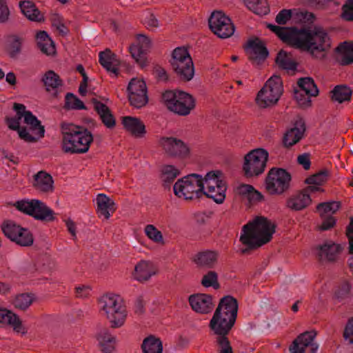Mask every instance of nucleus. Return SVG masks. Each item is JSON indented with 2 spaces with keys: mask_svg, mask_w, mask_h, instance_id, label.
Segmentation results:
<instances>
[{
  "mask_svg": "<svg viewBox=\"0 0 353 353\" xmlns=\"http://www.w3.org/2000/svg\"><path fill=\"white\" fill-rule=\"evenodd\" d=\"M159 145L165 153L172 157L186 159L189 157L190 149L183 140L174 137H161Z\"/></svg>",
  "mask_w": 353,
  "mask_h": 353,
  "instance_id": "nucleus-14",
  "label": "nucleus"
},
{
  "mask_svg": "<svg viewBox=\"0 0 353 353\" xmlns=\"http://www.w3.org/2000/svg\"><path fill=\"white\" fill-rule=\"evenodd\" d=\"M23 39L18 35L12 34L9 36V54L11 57H15L21 50Z\"/></svg>",
  "mask_w": 353,
  "mask_h": 353,
  "instance_id": "nucleus-50",
  "label": "nucleus"
},
{
  "mask_svg": "<svg viewBox=\"0 0 353 353\" xmlns=\"http://www.w3.org/2000/svg\"><path fill=\"white\" fill-rule=\"evenodd\" d=\"M235 322L236 319H225L220 316L218 311H215L210 321L209 327L213 334L216 336L215 339H221V337H228Z\"/></svg>",
  "mask_w": 353,
  "mask_h": 353,
  "instance_id": "nucleus-18",
  "label": "nucleus"
},
{
  "mask_svg": "<svg viewBox=\"0 0 353 353\" xmlns=\"http://www.w3.org/2000/svg\"><path fill=\"white\" fill-rule=\"evenodd\" d=\"M219 255L217 251L207 250L194 254L192 261L200 268L212 269L216 265Z\"/></svg>",
  "mask_w": 353,
  "mask_h": 353,
  "instance_id": "nucleus-22",
  "label": "nucleus"
},
{
  "mask_svg": "<svg viewBox=\"0 0 353 353\" xmlns=\"http://www.w3.org/2000/svg\"><path fill=\"white\" fill-rule=\"evenodd\" d=\"M124 128L132 136L141 138L146 134L145 125L139 118L130 116L124 117L122 119Z\"/></svg>",
  "mask_w": 353,
  "mask_h": 353,
  "instance_id": "nucleus-28",
  "label": "nucleus"
},
{
  "mask_svg": "<svg viewBox=\"0 0 353 353\" xmlns=\"http://www.w3.org/2000/svg\"><path fill=\"white\" fill-rule=\"evenodd\" d=\"M101 310L112 328L123 326L127 318V310L122 298L117 294H105L99 299Z\"/></svg>",
  "mask_w": 353,
  "mask_h": 353,
  "instance_id": "nucleus-4",
  "label": "nucleus"
},
{
  "mask_svg": "<svg viewBox=\"0 0 353 353\" xmlns=\"http://www.w3.org/2000/svg\"><path fill=\"white\" fill-rule=\"evenodd\" d=\"M321 219H323L322 223L319 226V229L321 231L328 230L336 224V219L332 215H327Z\"/></svg>",
  "mask_w": 353,
  "mask_h": 353,
  "instance_id": "nucleus-60",
  "label": "nucleus"
},
{
  "mask_svg": "<svg viewBox=\"0 0 353 353\" xmlns=\"http://www.w3.org/2000/svg\"><path fill=\"white\" fill-rule=\"evenodd\" d=\"M334 299L343 304L351 302L352 299V285L349 281H343L336 287Z\"/></svg>",
  "mask_w": 353,
  "mask_h": 353,
  "instance_id": "nucleus-37",
  "label": "nucleus"
},
{
  "mask_svg": "<svg viewBox=\"0 0 353 353\" xmlns=\"http://www.w3.org/2000/svg\"><path fill=\"white\" fill-rule=\"evenodd\" d=\"M318 250V256L321 261H335L341 252V247L339 244L329 241L319 245Z\"/></svg>",
  "mask_w": 353,
  "mask_h": 353,
  "instance_id": "nucleus-30",
  "label": "nucleus"
},
{
  "mask_svg": "<svg viewBox=\"0 0 353 353\" xmlns=\"http://www.w3.org/2000/svg\"><path fill=\"white\" fill-rule=\"evenodd\" d=\"M99 61L108 72H111L116 75L118 74L119 62L117 56L110 50L106 49L101 52L99 55Z\"/></svg>",
  "mask_w": 353,
  "mask_h": 353,
  "instance_id": "nucleus-34",
  "label": "nucleus"
},
{
  "mask_svg": "<svg viewBox=\"0 0 353 353\" xmlns=\"http://www.w3.org/2000/svg\"><path fill=\"white\" fill-rule=\"evenodd\" d=\"M13 109L17 112L16 116L6 118V122L8 128L12 130H17L19 137L25 141L29 143L36 142L37 138L28 131L27 128L20 126V122L22 119L21 112L26 109V106L21 103H14L13 104Z\"/></svg>",
  "mask_w": 353,
  "mask_h": 353,
  "instance_id": "nucleus-16",
  "label": "nucleus"
},
{
  "mask_svg": "<svg viewBox=\"0 0 353 353\" xmlns=\"http://www.w3.org/2000/svg\"><path fill=\"white\" fill-rule=\"evenodd\" d=\"M127 90L130 103L133 107L141 108L148 103L147 87L143 80L132 79L128 83Z\"/></svg>",
  "mask_w": 353,
  "mask_h": 353,
  "instance_id": "nucleus-15",
  "label": "nucleus"
},
{
  "mask_svg": "<svg viewBox=\"0 0 353 353\" xmlns=\"http://www.w3.org/2000/svg\"><path fill=\"white\" fill-rule=\"evenodd\" d=\"M283 92V81L280 76L273 75L259 91L255 101L260 108L275 105Z\"/></svg>",
  "mask_w": 353,
  "mask_h": 353,
  "instance_id": "nucleus-7",
  "label": "nucleus"
},
{
  "mask_svg": "<svg viewBox=\"0 0 353 353\" xmlns=\"http://www.w3.org/2000/svg\"><path fill=\"white\" fill-rule=\"evenodd\" d=\"M96 337L103 353H114L115 352L116 337L110 332L108 328L101 329Z\"/></svg>",
  "mask_w": 353,
  "mask_h": 353,
  "instance_id": "nucleus-27",
  "label": "nucleus"
},
{
  "mask_svg": "<svg viewBox=\"0 0 353 353\" xmlns=\"http://www.w3.org/2000/svg\"><path fill=\"white\" fill-rule=\"evenodd\" d=\"M294 96L297 104L301 108L305 109L311 106L312 101L310 97L312 96L305 94L303 91H297L296 88H294Z\"/></svg>",
  "mask_w": 353,
  "mask_h": 353,
  "instance_id": "nucleus-54",
  "label": "nucleus"
},
{
  "mask_svg": "<svg viewBox=\"0 0 353 353\" xmlns=\"http://www.w3.org/2000/svg\"><path fill=\"white\" fill-rule=\"evenodd\" d=\"M336 52L340 54L337 61L341 65H348L353 63V41L341 43Z\"/></svg>",
  "mask_w": 353,
  "mask_h": 353,
  "instance_id": "nucleus-35",
  "label": "nucleus"
},
{
  "mask_svg": "<svg viewBox=\"0 0 353 353\" xmlns=\"http://www.w3.org/2000/svg\"><path fill=\"white\" fill-rule=\"evenodd\" d=\"M297 91H303L310 96L316 97L319 94V89L311 77H301L297 81Z\"/></svg>",
  "mask_w": 353,
  "mask_h": 353,
  "instance_id": "nucleus-44",
  "label": "nucleus"
},
{
  "mask_svg": "<svg viewBox=\"0 0 353 353\" xmlns=\"http://www.w3.org/2000/svg\"><path fill=\"white\" fill-rule=\"evenodd\" d=\"M33 302V298L28 294H21L16 296L13 301V305L15 308L26 310Z\"/></svg>",
  "mask_w": 353,
  "mask_h": 353,
  "instance_id": "nucleus-53",
  "label": "nucleus"
},
{
  "mask_svg": "<svg viewBox=\"0 0 353 353\" xmlns=\"http://www.w3.org/2000/svg\"><path fill=\"white\" fill-rule=\"evenodd\" d=\"M208 23L211 31L219 38H229L234 32V26L231 19L221 11L213 12Z\"/></svg>",
  "mask_w": 353,
  "mask_h": 353,
  "instance_id": "nucleus-13",
  "label": "nucleus"
},
{
  "mask_svg": "<svg viewBox=\"0 0 353 353\" xmlns=\"http://www.w3.org/2000/svg\"><path fill=\"white\" fill-rule=\"evenodd\" d=\"M268 156V151L263 148L254 149L248 153L243 166L245 175L252 177L261 174L266 167Z\"/></svg>",
  "mask_w": 353,
  "mask_h": 353,
  "instance_id": "nucleus-11",
  "label": "nucleus"
},
{
  "mask_svg": "<svg viewBox=\"0 0 353 353\" xmlns=\"http://www.w3.org/2000/svg\"><path fill=\"white\" fill-rule=\"evenodd\" d=\"M192 309L197 313L208 314L213 309L212 296L206 294H196L189 296Z\"/></svg>",
  "mask_w": 353,
  "mask_h": 353,
  "instance_id": "nucleus-21",
  "label": "nucleus"
},
{
  "mask_svg": "<svg viewBox=\"0 0 353 353\" xmlns=\"http://www.w3.org/2000/svg\"><path fill=\"white\" fill-rule=\"evenodd\" d=\"M342 18L347 21H353V0L347 1L342 7Z\"/></svg>",
  "mask_w": 353,
  "mask_h": 353,
  "instance_id": "nucleus-58",
  "label": "nucleus"
},
{
  "mask_svg": "<svg viewBox=\"0 0 353 353\" xmlns=\"http://www.w3.org/2000/svg\"><path fill=\"white\" fill-rule=\"evenodd\" d=\"M246 50L249 59L253 63L259 64L268 56V51L265 44L259 38H254L248 41Z\"/></svg>",
  "mask_w": 353,
  "mask_h": 353,
  "instance_id": "nucleus-20",
  "label": "nucleus"
},
{
  "mask_svg": "<svg viewBox=\"0 0 353 353\" xmlns=\"http://www.w3.org/2000/svg\"><path fill=\"white\" fill-rule=\"evenodd\" d=\"M61 150L65 154L86 153L94 141L92 132L88 128L70 123L61 124Z\"/></svg>",
  "mask_w": 353,
  "mask_h": 353,
  "instance_id": "nucleus-3",
  "label": "nucleus"
},
{
  "mask_svg": "<svg viewBox=\"0 0 353 353\" xmlns=\"http://www.w3.org/2000/svg\"><path fill=\"white\" fill-rule=\"evenodd\" d=\"M267 27L274 32L283 42L294 47L298 30L297 28L281 27L272 24H268Z\"/></svg>",
  "mask_w": 353,
  "mask_h": 353,
  "instance_id": "nucleus-33",
  "label": "nucleus"
},
{
  "mask_svg": "<svg viewBox=\"0 0 353 353\" xmlns=\"http://www.w3.org/2000/svg\"><path fill=\"white\" fill-rule=\"evenodd\" d=\"M311 203L310 196L301 190L286 200V207L293 211H301L309 206Z\"/></svg>",
  "mask_w": 353,
  "mask_h": 353,
  "instance_id": "nucleus-32",
  "label": "nucleus"
},
{
  "mask_svg": "<svg viewBox=\"0 0 353 353\" xmlns=\"http://www.w3.org/2000/svg\"><path fill=\"white\" fill-rule=\"evenodd\" d=\"M137 44L130 46L129 50L132 57L141 67L146 65V54L150 47V40L143 34H138Z\"/></svg>",
  "mask_w": 353,
  "mask_h": 353,
  "instance_id": "nucleus-19",
  "label": "nucleus"
},
{
  "mask_svg": "<svg viewBox=\"0 0 353 353\" xmlns=\"http://www.w3.org/2000/svg\"><path fill=\"white\" fill-rule=\"evenodd\" d=\"M141 350L143 353H162V341L159 338L150 335L143 339Z\"/></svg>",
  "mask_w": 353,
  "mask_h": 353,
  "instance_id": "nucleus-40",
  "label": "nucleus"
},
{
  "mask_svg": "<svg viewBox=\"0 0 353 353\" xmlns=\"http://www.w3.org/2000/svg\"><path fill=\"white\" fill-rule=\"evenodd\" d=\"M203 179L204 190L216 188L218 185H227L225 181L222 179V172L220 170H212L208 172Z\"/></svg>",
  "mask_w": 353,
  "mask_h": 353,
  "instance_id": "nucleus-41",
  "label": "nucleus"
},
{
  "mask_svg": "<svg viewBox=\"0 0 353 353\" xmlns=\"http://www.w3.org/2000/svg\"><path fill=\"white\" fill-rule=\"evenodd\" d=\"M332 100L342 103L345 101H350L352 96V90L345 85H336L331 91Z\"/></svg>",
  "mask_w": 353,
  "mask_h": 353,
  "instance_id": "nucleus-43",
  "label": "nucleus"
},
{
  "mask_svg": "<svg viewBox=\"0 0 353 353\" xmlns=\"http://www.w3.org/2000/svg\"><path fill=\"white\" fill-rule=\"evenodd\" d=\"M316 336L314 330L305 332L299 335L290 347L292 353H303L305 350L310 353H316L319 345L314 343Z\"/></svg>",
  "mask_w": 353,
  "mask_h": 353,
  "instance_id": "nucleus-17",
  "label": "nucleus"
},
{
  "mask_svg": "<svg viewBox=\"0 0 353 353\" xmlns=\"http://www.w3.org/2000/svg\"><path fill=\"white\" fill-rule=\"evenodd\" d=\"M172 70L183 81L191 80L194 74V64L188 50L183 47L175 48L170 61Z\"/></svg>",
  "mask_w": 353,
  "mask_h": 353,
  "instance_id": "nucleus-8",
  "label": "nucleus"
},
{
  "mask_svg": "<svg viewBox=\"0 0 353 353\" xmlns=\"http://www.w3.org/2000/svg\"><path fill=\"white\" fill-rule=\"evenodd\" d=\"M331 46V39L322 27L297 30L294 47L307 51L314 59H323Z\"/></svg>",
  "mask_w": 353,
  "mask_h": 353,
  "instance_id": "nucleus-1",
  "label": "nucleus"
},
{
  "mask_svg": "<svg viewBox=\"0 0 353 353\" xmlns=\"http://www.w3.org/2000/svg\"><path fill=\"white\" fill-rule=\"evenodd\" d=\"M145 233L150 239L155 243L163 242L161 232L158 230L153 225H147L145 228Z\"/></svg>",
  "mask_w": 353,
  "mask_h": 353,
  "instance_id": "nucleus-55",
  "label": "nucleus"
},
{
  "mask_svg": "<svg viewBox=\"0 0 353 353\" xmlns=\"http://www.w3.org/2000/svg\"><path fill=\"white\" fill-rule=\"evenodd\" d=\"M346 236L349 241V253L353 254V217L350 218V222L347 226Z\"/></svg>",
  "mask_w": 353,
  "mask_h": 353,
  "instance_id": "nucleus-63",
  "label": "nucleus"
},
{
  "mask_svg": "<svg viewBox=\"0 0 353 353\" xmlns=\"http://www.w3.org/2000/svg\"><path fill=\"white\" fill-rule=\"evenodd\" d=\"M292 17V10L283 9L276 15V22L279 25H285Z\"/></svg>",
  "mask_w": 353,
  "mask_h": 353,
  "instance_id": "nucleus-59",
  "label": "nucleus"
},
{
  "mask_svg": "<svg viewBox=\"0 0 353 353\" xmlns=\"http://www.w3.org/2000/svg\"><path fill=\"white\" fill-rule=\"evenodd\" d=\"M343 336L348 339L350 343H353V317L350 319L345 326Z\"/></svg>",
  "mask_w": 353,
  "mask_h": 353,
  "instance_id": "nucleus-64",
  "label": "nucleus"
},
{
  "mask_svg": "<svg viewBox=\"0 0 353 353\" xmlns=\"http://www.w3.org/2000/svg\"><path fill=\"white\" fill-rule=\"evenodd\" d=\"M201 285L205 288L212 287L215 290L220 288L218 281V274L215 271L210 270L203 276L201 281Z\"/></svg>",
  "mask_w": 353,
  "mask_h": 353,
  "instance_id": "nucleus-51",
  "label": "nucleus"
},
{
  "mask_svg": "<svg viewBox=\"0 0 353 353\" xmlns=\"http://www.w3.org/2000/svg\"><path fill=\"white\" fill-rule=\"evenodd\" d=\"M41 81L48 92L56 90L59 87H61L63 85L61 79L53 70L47 71L43 74Z\"/></svg>",
  "mask_w": 353,
  "mask_h": 353,
  "instance_id": "nucleus-42",
  "label": "nucleus"
},
{
  "mask_svg": "<svg viewBox=\"0 0 353 353\" xmlns=\"http://www.w3.org/2000/svg\"><path fill=\"white\" fill-rule=\"evenodd\" d=\"M227 190V185H218L209 190H203V195L208 198L212 199L218 204L223 203L225 199V192Z\"/></svg>",
  "mask_w": 353,
  "mask_h": 353,
  "instance_id": "nucleus-45",
  "label": "nucleus"
},
{
  "mask_svg": "<svg viewBox=\"0 0 353 353\" xmlns=\"http://www.w3.org/2000/svg\"><path fill=\"white\" fill-rule=\"evenodd\" d=\"M19 211L42 221H53L56 217L54 211L39 199H22L14 203Z\"/></svg>",
  "mask_w": 353,
  "mask_h": 353,
  "instance_id": "nucleus-9",
  "label": "nucleus"
},
{
  "mask_svg": "<svg viewBox=\"0 0 353 353\" xmlns=\"http://www.w3.org/2000/svg\"><path fill=\"white\" fill-rule=\"evenodd\" d=\"M0 323L12 327L17 332L21 331L22 327L18 316L6 308L0 307Z\"/></svg>",
  "mask_w": 353,
  "mask_h": 353,
  "instance_id": "nucleus-38",
  "label": "nucleus"
},
{
  "mask_svg": "<svg viewBox=\"0 0 353 353\" xmlns=\"http://www.w3.org/2000/svg\"><path fill=\"white\" fill-rule=\"evenodd\" d=\"M247 7L258 15H265L270 12L267 0H249L247 2Z\"/></svg>",
  "mask_w": 353,
  "mask_h": 353,
  "instance_id": "nucleus-46",
  "label": "nucleus"
},
{
  "mask_svg": "<svg viewBox=\"0 0 353 353\" xmlns=\"http://www.w3.org/2000/svg\"><path fill=\"white\" fill-rule=\"evenodd\" d=\"M33 177L32 186L36 190L43 193L53 192L54 181L50 174L45 171H39Z\"/></svg>",
  "mask_w": 353,
  "mask_h": 353,
  "instance_id": "nucleus-26",
  "label": "nucleus"
},
{
  "mask_svg": "<svg viewBox=\"0 0 353 353\" xmlns=\"http://www.w3.org/2000/svg\"><path fill=\"white\" fill-rule=\"evenodd\" d=\"M180 174L179 170L172 165H165L161 169V179L169 185Z\"/></svg>",
  "mask_w": 353,
  "mask_h": 353,
  "instance_id": "nucleus-49",
  "label": "nucleus"
},
{
  "mask_svg": "<svg viewBox=\"0 0 353 353\" xmlns=\"http://www.w3.org/2000/svg\"><path fill=\"white\" fill-rule=\"evenodd\" d=\"M21 114L24 118V123L29 126L28 131L31 132V134L35 137L37 140L43 137L45 129L41 125L40 121L30 111L26 110V109L22 111Z\"/></svg>",
  "mask_w": 353,
  "mask_h": 353,
  "instance_id": "nucleus-31",
  "label": "nucleus"
},
{
  "mask_svg": "<svg viewBox=\"0 0 353 353\" xmlns=\"http://www.w3.org/2000/svg\"><path fill=\"white\" fill-rule=\"evenodd\" d=\"M291 174L285 169L272 168L265 179V188L270 194H281L290 187Z\"/></svg>",
  "mask_w": 353,
  "mask_h": 353,
  "instance_id": "nucleus-10",
  "label": "nucleus"
},
{
  "mask_svg": "<svg viewBox=\"0 0 353 353\" xmlns=\"http://www.w3.org/2000/svg\"><path fill=\"white\" fill-rule=\"evenodd\" d=\"M340 203L336 201L321 203L317 205L316 210L320 216L324 218L327 215H332L340 208Z\"/></svg>",
  "mask_w": 353,
  "mask_h": 353,
  "instance_id": "nucleus-48",
  "label": "nucleus"
},
{
  "mask_svg": "<svg viewBox=\"0 0 353 353\" xmlns=\"http://www.w3.org/2000/svg\"><path fill=\"white\" fill-rule=\"evenodd\" d=\"M1 228L4 234L17 245L28 247L33 244L34 238L32 232L15 222L6 221L3 223Z\"/></svg>",
  "mask_w": 353,
  "mask_h": 353,
  "instance_id": "nucleus-12",
  "label": "nucleus"
},
{
  "mask_svg": "<svg viewBox=\"0 0 353 353\" xmlns=\"http://www.w3.org/2000/svg\"><path fill=\"white\" fill-rule=\"evenodd\" d=\"M305 130V123L302 121L296 122L294 126L284 134L283 144L288 148L297 143L303 137Z\"/></svg>",
  "mask_w": 353,
  "mask_h": 353,
  "instance_id": "nucleus-24",
  "label": "nucleus"
},
{
  "mask_svg": "<svg viewBox=\"0 0 353 353\" xmlns=\"http://www.w3.org/2000/svg\"><path fill=\"white\" fill-rule=\"evenodd\" d=\"M174 193L185 200L199 199L203 196L204 183L201 174H190L179 179L173 187Z\"/></svg>",
  "mask_w": 353,
  "mask_h": 353,
  "instance_id": "nucleus-6",
  "label": "nucleus"
},
{
  "mask_svg": "<svg viewBox=\"0 0 353 353\" xmlns=\"http://www.w3.org/2000/svg\"><path fill=\"white\" fill-rule=\"evenodd\" d=\"M275 229L276 225L264 216H257L245 225L240 241L246 248L241 250V253L246 254L270 241Z\"/></svg>",
  "mask_w": 353,
  "mask_h": 353,
  "instance_id": "nucleus-2",
  "label": "nucleus"
},
{
  "mask_svg": "<svg viewBox=\"0 0 353 353\" xmlns=\"http://www.w3.org/2000/svg\"><path fill=\"white\" fill-rule=\"evenodd\" d=\"M10 10L6 0H0V23H6L9 19Z\"/></svg>",
  "mask_w": 353,
  "mask_h": 353,
  "instance_id": "nucleus-62",
  "label": "nucleus"
},
{
  "mask_svg": "<svg viewBox=\"0 0 353 353\" xmlns=\"http://www.w3.org/2000/svg\"><path fill=\"white\" fill-rule=\"evenodd\" d=\"M38 48L43 54L48 56H52L56 54L55 45L53 41H51L50 43L46 42L45 43L41 44L38 46Z\"/></svg>",
  "mask_w": 353,
  "mask_h": 353,
  "instance_id": "nucleus-61",
  "label": "nucleus"
},
{
  "mask_svg": "<svg viewBox=\"0 0 353 353\" xmlns=\"http://www.w3.org/2000/svg\"><path fill=\"white\" fill-rule=\"evenodd\" d=\"M65 108L72 110H86L83 102L72 93H67L65 98Z\"/></svg>",
  "mask_w": 353,
  "mask_h": 353,
  "instance_id": "nucleus-52",
  "label": "nucleus"
},
{
  "mask_svg": "<svg viewBox=\"0 0 353 353\" xmlns=\"http://www.w3.org/2000/svg\"><path fill=\"white\" fill-rule=\"evenodd\" d=\"M277 65L286 70H294L296 69V63L288 57L287 53L283 51H280L275 59Z\"/></svg>",
  "mask_w": 353,
  "mask_h": 353,
  "instance_id": "nucleus-47",
  "label": "nucleus"
},
{
  "mask_svg": "<svg viewBox=\"0 0 353 353\" xmlns=\"http://www.w3.org/2000/svg\"><path fill=\"white\" fill-rule=\"evenodd\" d=\"M91 102L93 104L94 110L99 116L103 125L110 129L114 128L116 125V120L110 109L105 104L95 98L92 99Z\"/></svg>",
  "mask_w": 353,
  "mask_h": 353,
  "instance_id": "nucleus-23",
  "label": "nucleus"
},
{
  "mask_svg": "<svg viewBox=\"0 0 353 353\" xmlns=\"http://www.w3.org/2000/svg\"><path fill=\"white\" fill-rule=\"evenodd\" d=\"M19 8L22 13L30 21L40 22L44 20L43 14L36 7L35 4L30 0L19 2Z\"/></svg>",
  "mask_w": 353,
  "mask_h": 353,
  "instance_id": "nucleus-36",
  "label": "nucleus"
},
{
  "mask_svg": "<svg viewBox=\"0 0 353 353\" xmlns=\"http://www.w3.org/2000/svg\"><path fill=\"white\" fill-rule=\"evenodd\" d=\"M215 343L218 346L219 353H233L232 347L228 337H221V339H215Z\"/></svg>",
  "mask_w": 353,
  "mask_h": 353,
  "instance_id": "nucleus-57",
  "label": "nucleus"
},
{
  "mask_svg": "<svg viewBox=\"0 0 353 353\" xmlns=\"http://www.w3.org/2000/svg\"><path fill=\"white\" fill-rule=\"evenodd\" d=\"M162 101L171 112L179 116H188L195 108L194 98L181 90H166L162 94Z\"/></svg>",
  "mask_w": 353,
  "mask_h": 353,
  "instance_id": "nucleus-5",
  "label": "nucleus"
},
{
  "mask_svg": "<svg viewBox=\"0 0 353 353\" xmlns=\"http://www.w3.org/2000/svg\"><path fill=\"white\" fill-rule=\"evenodd\" d=\"M327 176V171H320L318 173L307 177L305 180V183L309 185H321L326 181Z\"/></svg>",
  "mask_w": 353,
  "mask_h": 353,
  "instance_id": "nucleus-56",
  "label": "nucleus"
},
{
  "mask_svg": "<svg viewBox=\"0 0 353 353\" xmlns=\"http://www.w3.org/2000/svg\"><path fill=\"white\" fill-rule=\"evenodd\" d=\"M157 272V268L150 261H141L135 265L134 279L139 282L148 281Z\"/></svg>",
  "mask_w": 353,
  "mask_h": 353,
  "instance_id": "nucleus-25",
  "label": "nucleus"
},
{
  "mask_svg": "<svg viewBox=\"0 0 353 353\" xmlns=\"http://www.w3.org/2000/svg\"><path fill=\"white\" fill-rule=\"evenodd\" d=\"M221 312H227L228 314H231V318L236 319L238 312V302L237 300L232 296H225L223 297L215 310Z\"/></svg>",
  "mask_w": 353,
  "mask_h": 353,
  "instance_id": "nucleus-39",
  "label": "nucleus"
},
{
  "mask_svg": "<svg viewBox=\"0 0 353 353\" xmlns=\"http://www.w3.org/2000/svg\"><path fill=\"white\" fill-rule=\"evenodd\" d=\"M96 201L99 216H103L105 219H108L117 210L114 201L104 194H99Z\"/></svg>",
  "mask_w": 353,
  "mask_h": 353,
  "instance_id": "nucleus-29",
  "label": "nucleus"
}]
</instances>
